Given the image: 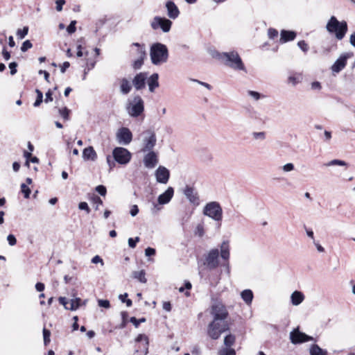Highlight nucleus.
Wrapping results in <instances>:
<instances>
[{"mask_svg":"<svg viewBox=\"0 0 355 355\" xmlns=\"http://www.w3.org/2000/svg\"><path fill=\"white\" fill-rule=\"evenodd\" d=\"M290 340L293 344L296 345L313 340V338L300 331L298 329H295L290 333Z\"/></svg>","mask_w":355,"mask_h":355,"instance_id":"12","label":"nucleus"},{"mask_svg":"<svg viewBox=\"0 0 355 355\" xmlns=\"http://www.w3.org/2000/svg\"><path fill=\"white\" fill-rule=\"evenodd\" d=\"M17 64L15 62H10L9 64V68L10 69V74L15 75L17 73Z\"/></svg>","mask_w":355,"mask_h":355,"instance_id":"55","label":"nucleus"},{"mask_svg":"<svg viewBox=\"0 0 355 355\" xmlns=\"http://www.w3.org/2000/svg\"><path fill=\"white\" fill-rule=\"evenodd\" d=\"M298 47L304 53L309 51V45L304 40H301L297 42Z\"/></svg>","mask_w":355,"mask_h":355,"instance_id":"43","label":"nucleus"},{"mask_svg":"<svg viewBox=\"0 0 355 355\" xmlns=\"http://www.w3.org/2000/svg\"><path fill=\"white\" fill-rule=\"evenodd\" d=\"M114 160L120 164H127L131 159L130 152L123 147H116L112 151Z\"/></svg>","mask_w":355,"mask_h":355,"instance_id":"8","label":"nucleus"},{"mask_svg":"<svg viewBox=\"0 0 355 355\" xmlns=\"http://www.w3.org/2000/svg\"><path fill=\"white\" fill-rule=\"evenodd\" d=\"M324 165L326 166H336V165L344 166H347V164L345 161H343V160L333 159V160L329 162L328 163L325 164Z\"/></svg>","mask_w":355,"mask_h":355,"instance_id":"36","label":"nucleus"},{"mask_svg":"<svg viewBox=\"0 0 355 355\" xmlns=\"http://www.w3.org/2000/svg\"><path fill=\"white\" fill-rule=\"evenodd\" d=\"M229 330L230 327L227 322L214 319L208 325L207 334L213 340H217L220 338L222 333Z\"/></svg>","mask_w":355,"mask_h":355,"instance_id":"4","label":"nucleus"},{"mask_svg":"<svg viewBox=\"0 0 355 355\" xmlns=\"http://www.w3.org/2000/svg\"><path fill=\"white\" fill-rule=\"evenodd\" d=\"M172 22L171 20L161 17H155L150 23L153 30L160 28L163 32L168 33L171 30Z\"/></svg>","mask_w":355,"mask_h":355,"instance_id":"10","label":"nucleus"},{"mask_svg":"<svg viewBox=\"0 0 355 355\" xmlns=\"http://www.w3.org/2000/svg\"><path fill=\"white\" fill-rule=\"evenodd\" d=\"M352 56V53H342L331 67L333 73H338L347 65V60Z\"/></svg>","mask_w":355,"mask_h":355,"instance_id":"11","label":"nucleus"},{"mask_svg":"<svg viewBox=\"0 0 355 355\" xmlns=\"http://www.w3.org/2000/svg\"><path fill=\"white\" fill-rule=\"evenodd\" d=\"M145 342V345H148V337L144 334H139L138 336L136 338V342Z\"/></svg>","mask_w":355,"mask_h":355,"instance_id":"50","label":"nucleus"},{"mask_svg":"<svg viewBox=\"0 0 355 355\" xmlns=\"http://www.w3.org/2000/svg\"><path fill=\"white\" fill-rule=\"evenodd\" d=\"M52 95H53L52 92L51 90H49L46 93V98H45L44 102L46 103L51 102L53 101Z\"/></svg>","mask_w":355,"mask_h":355,"instance_id":"63","label":"nucleus"},{"mask_svg":"<svg viewBox=\"0 0 355 355\" xmlns=\"http://www.w3.org/2000/svg\"><path fill=\"white\" fill-rule=\"evenodd\" d=\"M295 168L294 164L292 163H287L282 166V170L284 172H290L293 171Z\"/></svg>","mask_w":355,"mask_h":355,"instance_id":"53","label":"nucleus"},{"mask_svg":"<svg viewBox=\"0 0 355 355\" xmlns=\"http://www.w3.org/2000/svg\"><path fill=\"white\" fill-rule=\"evenodd\" d=\"M58 300H59V302L61 304H62L66 309H69V307L67 306V304H68L69 302H68V301H67L66 297H60Z\"/></svg>","mask_w":355,"mask_h":355,"instance_id":"64","label":"nucleus"},{"mask_svg":"<svg viewBox=\"0 0 355 355\" xmlns=\"http://www.w3.org/2000/svg\"><path fill=\"white\" fill-rule=\"evenodd\" d=\"M132 89V84L125 78H122L120 83V92L123 94H128Z\"/></svg>","mask_w":355,"mask_h":355,"instance_id":"24","label":"nucleus"},{"mask_svg":"<svg viewBox=\"0 0 355 355\" xmlns=\"http://www.w3.org/2000/svg\"><path fill=\"white\" fill-rule=\"evenodd\" d=\"M28 33V27L24 26L23 28V29H18L17 31V36L19 39H23L27 35Z\"/></svg>","mask_w":355,"mask_h":355,"instance_id":"38","label":"nucleus"},{"mask_svg":"<svg viewBox=\"0 0 355 355\" xmlns=\"http://www.w3.org/2000/svg\"><path fill=\"white\" fill-rule=\"evenodd\" d=\"M7 240L8 241L9 245H11V246L15 245L16 244V243H17L16 238L12 234H9L7 236Z\"/></svg>","mask_w":355,"mask_h":355,"instance_id":"57","label":"nucleus"},{"mask_svg":"<svg viewBox=\"0 0 355 355\" xmlns=\"http://www.w3.org/2000/svg\"><path fill=\"white\" fill-rule=\"evenodd\" d=\"M174 194V189L173 187H169L162 194L158 196L157 201L159 205H165L168 203L172 199Z\"/></svg>","mask_w":355,"mask_h":355,"instance_id":"19","label":"nucleus"},{"mask_svg":"<svg viewBox=\"0 0 355 355\" xmlns=\"http://www.w3.org/2000/svg\"><path fill=\"white\" fill-rule=\"evenodd\" d=\"M145 275L146 272L144 270L139 271H134L132 272V277L139 280L141 283H146L147 282Z\"/></svg>","mask_w":355,"mask_h":355,"instance_id":"30","label":"nucleus"},{"mask_svg":"<svg viewBox=\"0 0 355 355\" xmlns=\"http://www.w3.org/2000/svg\"><path fill=\"white\" fill-rule=\"evenodd\" d=\"M126 110L132 117H137L141 114L144 110V103L141 97L139 95L134 96L127 105Z\"/></svg>","mask_w":355,"mask_h":355,"instance_id":"7","label":"nucleus"},{"mask_svg":"<svg viewBox=\"0 0 355 355\" xmlns=\"http://www.w3.org/2000/svg\"><path fill=\"white\" fill-rule=\"evenodd\" d=\"M220 257L223 259L228 261L230 258V246L228 241H223L220 245Z\"/></svg>","mask_w":355,"mask_h":355,"instance_id":"27","label":"nucleus"},{"mask_svg":"<svg viewBox=\"0 0 355 355\" xmlns=\"http://www.w3.org/2000/svg\"><path fill=\"white\" fill-rule=\"evenodd\" d=\"M241 297L246 304L250 305L252 304L254 295L250 289H245L241 293Z\"/></svg>","mask_w":355,"mask_h":355,"instance_id":"28","label":"nucleus"},{"mask_svg":"<svg viewBox=\"0 0 355 355\" xmlns=\"http://www.w3.org/2000/svg\"><path fill=\"white\" fill-rule=\"evenodd\" d=\"M219 252L218 249H212L205 258V265L209 270L216 268L218 266Z\"/></svg>","mask_w":355,"mask_h":355,"instance_id":"14","label":"nucleus"},{"mask_svg":"<svg viewBox=\"0 0 355 355\" xmlns=\"http://www.w3.org/2000/svg\"><path fill=\"white\" fill-rule=\"evenodd\" d=\"M159 75L157 73H153L150 77H147L146 83L150 92L153 93L156 88L159 87Z\"/></svg>","mask_w":355,"mask_h":355,"instance_id":"21","label":"nucleus"},{"mask_svg":"<svg viewBox=\"0 0 355 355\" xmlns=\"http://www.w3.org/2000/svg\"><path fill=\"white\" fill-rule=\"evenodd\" d=\"M33 44L31 42L30 40H26L23 42L21 46V51L22 52H26L29 49L32 48Z\"/></svg>","mask_w":355,"mask_h":355,"instance_id":"45","label":"nucleus"},{"mask_svg":"<svg viewBox=\"0 0 355 355\" xmlns=\"http://www.w3.org/2000/svg\"><path fill=\"white\" fill-rule=\"evenodd\" d=\"M138 213H139V208H138L137 205H132L130 209V215L134 217V216H137Z\"/></svg>","mask_w":355,"mask_h":355,"instance_id":"62","label":"nucleus"},{"mask_svg":"<svg viewBox=\"0 0 355 355\" xmlns=\"http://www.w3.org/2000/svg\"><path fill=\"white\" fill-rule=\"evenodd\" d=\"M132 46H135L136 47V51H137V56L138 58L140 57V48L143 50V51H146L145 50V47L144 45H141L139 44V43H133L132 44Z\"/></svg>","mask_w":355,"mask_h":355,"instance_id":"59","label":"nucleus"},{"mask_svg":"<svg viewBox=\"0 0 355 355\" xmlns=\"http://www.w3.org/2000/svg\"><path fill=\"white\" fill-rule=\"evenodd\" d=\"M145 321L146 319L144 318L137 320L135 317H132L130 319V322H132L135 326V327H138L140 323L144 322Z\"/></svg>","mask_w":355,"mask_h":355,"instance_id":"47","label":"nucleus"},{"mask_svg":"<svg viewBox=\"0 0 355 355\" xmlns=\"http://www.w3.org/2000/svg\"><path fill=\"white\" fill-rule=\"evenodd\" d=\"M140 57L138 58L133 63V68L135 69H140L143 64L144 59L146 56V51H143L140 48Z\"/></svg>","mask_w":355,"mask_h":355,"instance_id":"29","label":"nucleus"},{"mask_svg":"<svg viewBox=\"0 0 355 355\" xmlns=\"http://www.w3.org/2000/svg\"><path fill=\"white\" fill-rule=\"evenodd\" d=\"M155 254V250L154 248L148 247L145 250V255L146 257H150V256H153Z\"/></svg>","mask_w":355,"mask_h":355,"instance_id":"60","label":"nucleus"},{"mask_svg":"<svg viewBox=\"0 0 355 355\" xmlns=\"http://www.w3.org/2000/svg\"><path fill=\"white\" fill-rule=\"evenodd\" d=\"M81 300L80 298L76 297L75 299H72L70 301V306L69 307V310L75 311L79 308L80 306Z\"/></svg>","mask_w":355,"mask_h":355,"instance_id":"32","label":"nucleus"},{"mask_svg":"<svg viewBox=\"0 0 355 355\" xmlns=\"http://www.w3.org/2000/svg\"><path fill=\"white\" fill-rule=\"evenodd\" d=\"M247 93H248V95L249 96H250L251 98H252L255 101H259L261 98H264L265 97L264 95H262V94H261L260 93H259L258 92H256V91L248 90L247 92Z\"/></svg>","mask_w":355,"mask_h":355,"instance_id":"35","label":"nucleus"},{"mask_svg":"<svg viewBox=\"0 0 355 355\" xmlns=\"http://www.w3.org/2000/svg\"><path fill=\"white\" fill-rule=\"evenodd\" d=\"M76 21L73 20L71 21L70 24L67 28V31L69 34H72L76 32Z\"/></svg>","mask_w":355,"mask_h":355,"instance_id":"46","label":"nucleus"},{"mask_svg":"<svg viewBox=\"0 0 355 355\" xmlns=\"http://www.w3.org/2000/svg\"><path fill=\"white\" fill-rule=\"evenodd\" d=\"M56 4V10L58 12H60L62 10V6L65 4L64 0H56L55 1Z\"/></svg>","mask_w":355,"mask_h":355,"instance_id":"56","label":"nucleus"},{"mask_svg":"<svg viewBox=\"0 0 355 355\" xmlns=\"http://www.w3.org/2000/svg\"><path fill=\"white\" fill-rule=\"evenodd\" d=\"M166 8L167 9V15L169 18L175 19L179 16V9L173 1H167L166 3Z\"/></svg>","mask_w":355,"mask_h":355,"instance_id":"20","label":"nucleus"},{"mask_svg":"<svg viewBox=\"0 0 355 355\" xmlns=\"http://www.w3.org/2000/svg\"><path fill=\"white\" fill-rule=\"evenodd\" d=\"M327 31L334 34L338 40H343L347 31L348 26L345 21H338L335 16H331L326 24Z\"/></svg>","mask_w":355,"mask_h":355,"instance_id":"2","label":"nucleus"},{"mask_svg":"<svg viewBox=\"0 0 355 355\" xmlns=\"http://www.w3.org/2000/svg\"><path fill=\"white\" fill-rule=\"evenodd\" d=\"M21 192L24 194L25 198H28L31 194V189L26 186V184L23 183L21 185Z\"/></svg>","mask_w":355,"mask_h":355,"instance_id":"42","label":"nucleus"},{"mask_svg":"<svg viewBox=\"0 0 355 355\" xmlns=\"http://www.w3.org/2000/svg\"><path fill=\"white\" fill-rule=\"evenodd\" d=\"M203 214L215 221H221L223 218V209L218 202L213 201L207 203L204 207Z\"/></svg>","mask_w":355,"mask_h":355,"instance_id":"5","label":"nucleus"},{"mask_svg":"<svg viewBox=\"0 0 355 355\" xmlns=\"http://www.w3.org/2000/svg\"><path fill=\"white\" fill-rule=\"evenodd\" d=\"M35 92L37 94V98H36V101L34 103L33 105H34V107H38L42 103V102L43 101V94L38 89H37L35 90Z\"/></svg>","mask_w":355,"mask_h":355,"instance_id":"37","label":"nucleus"},{"mask_svg":"<svg viewBox=\"0 0 355 355\" xmlns=\"http://www.w3.org/2000/svg\"><path fill=\"white\" fill-rule=\"evenodd\" d=\"M92 263H100L101 264V266L104 265L103 260L98 255H96L92 259Z\"/></svg>","mask_w":355,"mask_h":355,"instance_id":"61","label":"nucleus"},{"mask_svg":"<svg viewBox=\"0 0 355 355\" xmlns=\"http://www.w3.org/2000/svg\"><path fill=\"white\" fill-rule=\"evenodd\" d=\"M155 175L157 182L165 184L168 182L170 172L166 167L159 166L155 171Z\"/></svg>","mask_w":355,"mask_h":355,"instance_id":"15","label":"nucleus"},{"mask_svg":"<svg viewBox=\"0 0 355 355\" xmlns=\"http://www.w3.org/2000/svg\"><path fill=\"white\" fill-rule=\"evenodd\" d=\"M83 157L85 160H95L96 158V153L94 150L93 147L89 146L85 148L83 152Z\"/></svg>","mask_w":355,"mask_h":355,"instance_id":"25","label":"nucleus"},{"mask_svg":"<svg viewBox=\"0 0 355 355\" xmlns=\"http://www.w3.org/2000/svg\"><path fill=\"white\" fill-rule=\"evenodd\" d=\"M205 234L204 227L202 224H198L195 230V234L198 236L199 237L203 236Z\"/></svg>","mask_w":355,"mask_h":355,"instance_id":"44","label":"nucleus"},{"mask_svg":"<svg viewBox=\"0 0 355 355\" xmlns=\"http://www.w3.org/2000/svg\"><path fill=\"white\" fill-rule=\"evenodd\" d=\"M140 240L139 237L137 236L135 239L130 238L128 239V245L131 248H135L136 247L137 243Z\"/></svg>","mask_w":355,"mask_h":355,"instance_id":"49","label":"nucleus"},{"mask_svg":"<svg viewBox=\"0 0 355 355\" xmlns=\"http://www.w3.org/2000/svg\"><path fill=\"white\" fill-rule=\"evenodd\" d=\"M280 36L279 42L283 44L294 40L296 37V33L294 31L282 30Z\"/></svg>","mask_w":355,"mask_h":355,"instance_id":"22","label":"nucleus"},{"mask_svg":"<svg viewBox=\"0 0 355 355\" xmlns=\"http://www.w3.org/2000/svg\"><path fill=\"white\" fill-rule=\"evenodd\" d=\"M211 313L214 319L221 321L225 320L229 315L226 306L220 302H217L212 305Z\"/></svg>","mask_w":355,"mask_h":355,"instance_id":"9","label":"nucleus"},{"mask_svg":"<svg viewBox=\"0 0 355 355\" xmlns=\"http://www.w3.org/2000/svg\"><path fill=\"white\" fill-rule=\"evenodd\" d=\"M116 140L119 144L128 145L132 140V134L128 128H121L116 134Z\"/></svg>","mask_w":355,"mask_h":355,"instance_id":"13","label":"nucleus"},{"mask_svg":"<svg viewBox=\"0 0 355 355\" xmlns=\"http://www.w3.org/2000/svg\"><path fill=\"white\" fill-rule=\"evenodd\" d=\"M70 112H71L70 110H69L66 107L58 110V112H59L60 115L65 121H69V120Z\"/></svg>","mask_w":355,"mask_h":355,"instance_id":"34","label":"nucleus"},{"mask_svg":"<svg viewBox=\"0 0 355 355\" xmlns=\"http://www.w3.org/2000/svg\"><path fill=\"white\" fill-rule=\"evenodd\" d=\"M148 73L140 72L137 73L132 80V85L136 90H141L145 88Z\"/></svg>","mask_w":355,"mask_h":355,"instance_id":"16","label":"nucleus"},{"mask_svg":"<svg viewBox=\"0 0 355 355\" xmlns=\"http://www.w3.org/2000/svg\"><path fill=\"white\" fill-rule=\"evenodd\" d=\"M304 300V295L301 291H295L291 295V301L293 306H298Z\"/></svg>","mask_w":355,"mask_h":355,"instance_id":"23","label":"nucleus"},{"mask_svg":"<svg viewBox=\"0 0 355 355\" xmlns=\"http://www.w3.org/2000/svg\"><path fill=\"white\" fill-rule=\"evenodd\" d=\"M191 80L193 81V82L197 83L198 84H199L200 85L204 86L205 87H206L209 90H211V88H212L211 86L209 84L207 83L202 82V81L196 80V79H191Z\"/></svg>","mask_w":355,"mask_h":355,"instance_id":"58","label":"nucleus"},{"mask_svg":"<svg viewBox=\"0 0 355 355\" xmlns=\"http://www.w3.org/2000/svg\"><path fill=\"white\" fill-rule=\"evenodd\" d=\"M218 355H236V352L231 347H225L218 351Z\"/></svg>","mask_w":355,"mask_h":355,"instance_id":"33","label":"nucleus"},{"mask_svg":"<svg viewBox=\"0 0 355 355\" xmlns=\"http://www.w3.org/2000/svg\"><path fill=\"white\" fill-rule=\"evenodd\" d=\"M92 201L94 204L96 205V210H98L99 209V206L103 205V200L98 196H93L92 198Z\"/></svg>","mask_w":355,"mask_h":355,"instance_id":"41","label":"nucleus"},{"mask_svg":"<svg viewBox=\"0 0 355 355\" xmlns=\"http://www.w3.org/2000/svg\"><path fill=\"white\" fill-rule=\"evenodd\" d=\"M218 58L225 65L234 70L246 71L241 57L235 51L220 53L218 54Z\"/></svg>","mask_w":355,"mask_h":355,"instance_id":"1","label":"nucleus"},{"mask_svg":"<svg viewBox=\"0 0 355 355\" xmlns=\"http://www.w3.org/2000/svg\"><path fill=\"white\" fill-rule=\"evenodd\" d=\"M147 152L148 153L144 157V164L146 168H153L158 163L157 155L153 150Z\"/></svg>","mask_w":355,"mask_h":355,"instance_id":"18","label":"nucleus"},{"mask_svg":"<svg viewBox=\"0 0 355 355\" xmlns=\"http://www.w3.org/2000/svg\"><path fill=\"white\" fill-rule=\"evenodd\" d=\"M183 193L190 203L195 205H199V197L194 188L187 185L183 190Z\"/></svg>","mask_w":355,"mask_h":355,"instance_id":"17","label":"nucleus"},{"mask_svg":"<svg viewBox=\"0 0 355 355\" xmlns=\"http://www.w3.org/2000/svg\"><path fill=\"white\" fill-rule=\"evenodd\" d=\"M151 62L155 65H160L168 60V51L166 45L162 43L153 44L150 50Z\"/></svg>","mask_w":355,"mask_h":355,"instance_id":"3","label":"nucleus"},{"mask_svg":"<svg viewBox=\"0 0 355 355\" xmlns=\"http://www.w3.org/2000/svg\"><path fill=\"white\" fill-rule=\"evenodd\" d=\"M142 143L141 151L145 153L148 150H153L157 143V138L155 132L153 130H147L141 134Z\"/></svg>","mask_w":355,"mask_h":355,"instance_id":"6","label":"nucleus"},{"mask_svg":"<svg viewBox=\"0 0 355 355\" xmlns=\"http://www.w3.org/2000/svg\"><path fill=\"white\" fill-rule=\"evenodd\" d=\"M51 331L46 328L43 329L44 344L45 346L50 343Z\"/></svg>","mask_w":355,"mask_h":355,"instance_id":"39","label":"nucleus"},{"mask_svg":"<svg viewBox=\"0 0 355 355\" xmlns=\"http://www.w3.org/2000/svg\"><path fill=\"white\" fill-rule=\"evenodd\" d=\"M236 340V337L233 334H228L224 338V345L225 347H232Z\"/></svg>","mask_w":355,"mask_h":355,"instance_id":"31","label":"nucleus"},{"mask_svg":"<svg viewBox=\"0 0 355 355\" xmlns=\"http://www.w3.org/2000/svg\"><path fill=\"white\" fill-rule=\"evenodd\" d=\"M78 208H79L80 209H81V210H85V211H86V212H87V214H89V213L90 212V209H89V206H88L87 203V202H80V203H79V205H78Z\"/></svg>","mask_w":355,"mask_h":355,"instance_id":"54","label":"nucleus"},{"mask_svg":"<svg viewBox=\"0 0 355 355\" xmlns=\"http://www.w3.org/2000/svg\"><path fill=\"white\" fill-rule=\"evenodd\" d=\"M268 35L270 39H275L278 35V31L272 28H270L268 31Z\"/></svg>","mask_w":355,"mask_h":355,"instance_id":"48","label":"nucleus"},{"mask_svg":"<svg viewBox=\"0 0 355 355\" xmlns=\"http://www.w3.org/2000/svg\"><path fill=\"white\" fill-rule=\"evenodd\" d=\"M266 135L265 132H254L252 134L254 139L260 141H263L266 139Z\"/></svg>","mask_w":355,"mask_h":355,"instance_id":"40","label":"nucleus"},{"mask_svg":"<svg viewBox=\"0 0 355 355\" xmlns=\"http://www.w3.org/2000/svg\"><path fill=\"white\" fill-rule=\"evenodd\" d=\"M96 191L102 196H105L107 193V189L103 185H98L96 187Z\"/></svg>","mask_w":355,"mask_h":355,"instance_id":"52","label":"nucleus"},{"mask_svg":"<svg viewBox=\"0 0 355 355\" xmlns=\"http://www.w3.org/2000/svg\"><path fill=\"white\" fill-rule=\"evenodd\" d=\"M310 355H328L327 349H322L318 345L313 344L309 348Z\"/></svg>","mask_w":355,"mask_h":355,"instance_id":"26","label":"nucleus"},{"mask_svg":"<svg viewBox=\"0 0 355 355\" xmlns=\"http://www.w3.org/2000/svg\"><path fill=\"white\" fill-rule=\"evenodd\" d=\"M98 304L101 307L109 309L110 307V302L107 300H98Z\"/></svg>","mask_w":355,"mask_h":355,"instance_id":"51","label":"nucleus"}]
</instances>
